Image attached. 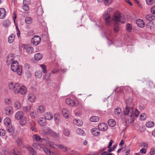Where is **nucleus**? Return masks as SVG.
<instances>
[{"mask_svg":"<svg viewBox=\"0 0 155 155\" xmlns=\"http://www.w3.org/2000/svg\"><path fill=\"white\" fill-rule=\"evenodd\" d=\"M112 20L121 23H124L125 21L124 16L118 12H116L114 13L112 17Z\"/></svg>","mask_w":155,"mask_h":155,"instance_id":"nucleus-3","label":"nucleus"},{"mask_svg":"<svg viewBox=\"0 0 155 155\" xmlns=\"http://www.w3.org/2000/svg\"><path fill=\"white\" fill-rule=\"evenodd\" d=\"M38 146L40 147V149H42L45 152L47 155H51V153L50 150L45 147H42L41 145V144H39Z\"/></svg>","mask_w":155,"mask_h":155,"instance_id":"nucleus-14","label":"nucleus"},{"mask_svg":"<svg viewBox=\"0 0 155 155\" xmlns=\"http://www.w3.org/2000/svg\"><path fill=\"white\" fill-rule=\"evenodd\" d=\"M56 149H63L64 151H65L67 150V148L65 147L62 144H59L57 143V146Z\"/></svg>","mask_w":155,"mask_h":155,"instance_id":"nucleus-30","label":"nucleus"},{"mask_svg":"<svg viewBox=\"0 0 155 155\" xmlns=\"http://www.w3.org/2000/svg\"><path fill=\"white\" fill-rule=\"evenodd\" d=\"M31 109V106L28 105L27 106H25L23 107V110L24 112L27 113Z\"/></svg>","mask_w":155,"mask_h":155,"instance_id":"nucleus-49","label":"nucleus"},{"mask_svg":"<svg viewBox=\"0 0 155 155\" xmlns=\"http://www.w3.org/2000/svg\"><path fill=\"white\" fill-rule=\"evenodd\" d=\"M107 123L108 125L111 127H114L116 125V122L113 119L109 120L108 121Z\"/></svg>","mask_w":155,"mask_h":155,"instance_id":"nucleus-32","label":"nucleus"},{"mask_svg":"<svg viewBox=\"0 0 155 155\" xmlns=\"http://www.w3.org/2000/svg\"><path fill=\"white\" fill-rule=\"evenodd\" d=\"M11 69L14 72H16L18 75H21L22 74V69L21 66L18 65L17 61H13L11 63Z\"/></svg>","mask_w":155,"mask_h":155,"instance_id":"nucleus-2","label":"nucleus"},{"mask_svg":"<svg viewBox=\"0 0 155 155\" xmlns=\"http://www.w3.org/2000/svg\"><path fill=\"white\" fill-rule=\"evenodd\" d=\"M35 75L36 78H40L42 76V72L40 70H38L35 72Z\"/></svg>","mask_w":155,"mask_h":155,"instance_id":"nucleus-35","label":"nucleus"},{"mask_svg":"<svg viewBox=\"0 0 155 155\" xmlns=\"http://www.w3.org/2000/svg\"><path fill=\"white\" fill-rule=\"evenodd\" d=\"M99 118L97 116H93L90 117V120L92 122H97L99 120Z\"/></svg>","mask_w":155,"mask_h":155,"instance_id":"nucleus-33","label":"nucleus"},{"mask_svg":"<svg viewBox=\"0 0 155 155\" xmlns=\"http://www.w3.org/2000/svg\"><path fill=\"white\" fill-rule=\"evenodd\" d=\"M24 116V114L22 111H18L15 114V119L19 120Z\"/></svg>","mask_w":155,"mask_h":155,"instance_id":"nucleus-11","label":"nucleus"},{"mask_svg":"<svg viewBox=\"0 0 155 155\" xmlns=\"http://www.w3.org/2000/svg\"><path fill=\"white\" fill-rule=\"evenodd\" d=\"M38 123L41 126H45L46 124V120L43 117H40L38 120Z\"/></svg>","mask_w":155,"mask_h":155,"instance_id":"nucleus-28","label":"nucleus"},{"mask_svg":"<svg viewBox=\"0 0 155 155\" xmlns=\"http://www.w3.org/2000/svg\"><path fill=\"white\" fill-rule=\"evenodd\" d=\"M41 140H43L45 141L46 144L48 145L50 147L56 149L57 143H56L50 140L48 138H42Z\"/></svg>","mask_w":155,"mask_h":155,"instance_id":"nucleus-6","label":"nucleus"},{"mask_svg":"<svg viewBox=\"0 0 155 155\" xmlns=\"http://www.w3.org/2000/svg\"><path fill=\"white\" fill-rule=\"evenodd\" d=\"M154 25L152 21H149L147 23L146 25L147 28L150 29L153 28H154Z\"/></svg>","mask_w":155,"mask_h":155,"instance_id":"nucleus-36","label":"nucleus"},{"mask_svg":"<svg viewBox=\"0 0 155 155\" xmlns=\"http://www.w3.org/2000/svg\"><path fill=\"white\" fill-rule=\"evenodd\" d=\"M110 14L105 12L103 15V18L106 21L105 25L109 26L111 25V21L110 20Z\"/></svg>","mask_w":155,"mask_h":155,"instance_id":"nucleus-5","label":"nucleus"},{"mask_svg":"<svg viewBox=\"0 0 155 155\" xmlns=\"http://www.w3.org/2000/svg\"><path fill=\"white\" fill-rule=\"evenodd\" d=\"M15 35L14 34H12L8 37V41L9 43H12L14 40Z\"/></svg>","mask_w":155,"mask_h":155,"instance_id":"nucleus-31","label":"nucleus"},{"mask_svg":"<svg viewBox=\"0 0 155 155\" xmlns=\"http://www.w3.org/2000/svg\"><path fill=\"white\" fill-rule=\"evenodd\" d=\"M132 102V100L131 98H129L126 101V106H129V105Z\"/></svg>","mask_w":155,"mask_h":155,"instance_id":"nucleus-54","label":"nucleus"},{"mask_svg":"<svg viewBox=\"0 0 155 155\" xmlns=\"http://www.w3.org/2000/svg\"><path fill=\"white\" fill-rule=\"evenodd\" d=\"M36 110L38 112L40 113H44L45 111V108L42 105H40L38 107L36 108Z\"/></svg>","mask_w":155,"mask_h":155,"instance_id":"nucleus-27","label":"nucleus"},{"mask_svg":"<svg viewBox=\"0 0 155 155\" xmlns=\"http://www.w3.org/2000/svg\"><path fill=\"white\" fill-rule=\"evenodd\" d=\"M76 132L79 135H84L85 134V133L84 130L80 128L77 130Z\"/></svg>","mask_w":155,"mask_h":155,"instance_id":"nucleus-46","label":"nucleus"},{"mask_svg":"<svg viewBox=\"0 0 155 155\" xmlns=\"http://www.w3.org/2000/svg\"><path fill=\"white\" fill-rule=\"evenodd\" d=\"M98 127L100 130L104 131L107 129V126L105 123H101L99 124Z\"/></svg>","mask_w":155,"mask_h":155,"instance_id":"nucleus-9","label":"nucleus"},{"mask_svg":"<svg viewBox=\"0 0 155 155\" xmlns=\"http://www.w3.org/2000/svg\"><path fill=\"white\" fill-rule=\"evenodd\" d=\"M150 11L152 14H155V6H153L151 8Z\"/></svg>","mask_w":155,"mask_h":155,"instance_id":"nucleus-63","label":"nucleus"},{"mask_svg":"<svg viewBox=\"0 0 155 155\" xmlns=\"http://www.w3.org/2000/svg\"><path fill=\"white\" fill-rule=\"evenodd\" d=\"M43 58L42 54L40 53H36L35 54L34 58L35 60L38 61L41 60Z\"/></svg>","mask_w":155,"mask_h":155,"instance_id":"nucleus-24","label":"nucleus"},{"mask_svg":"<svg viewBox=\"0 0 155 155\" xmlns=\"http://www.w3.org/2000/svg\"><path fill=\"white\" fill-rule=\"evenodd\" d=\"M136 23L137 26L140 28H143L145 25L144 21L143 20L140 19H138L137 20Z\"/></svg>","mask_w":155,"mask_h":155,"instance_id":"nucleus-10","label":"nucleus"},{"mask_svg":"<svg viewBox=\"0 0 155 155\" xmlns=\"http://www.w3.org/2000/svg\"><path fill=\"white\" fill-rule=\"evenodd\" d=\"M51 74L50 73H46L43 77L44 79L45 80L47 81H48L50 80L49 79L51 76Z\"/></svg>","mask_w":155,"mask_h":155,"instance_id":"nucleus-43","label":"nucleus"},{"mask_svg":"<svg viewBox=\"0 0 155 155\" xmlns=\"http://www.w3.org/2000/svg\"><path fill=\"white\" fill-rule=\"evenodd\" d=\"M62 113L64 116L66 118H69L70 112L67 109L63 108L62 110Z\"/></svg>","mask_w":155,"mask_h":155,"instance_id":"nucleus-12","label":"nucleus"},{"mask_svg":"<svg viewBox=\"0 0 155 155\" xmlns=\"http://www.w3.org/2000/svg\"><path fill=\"white\" fill-rule=\"evenodd\" d=\"M140 146L143 147L144 148H147L148 146V144L144 142H141L140 143Z\"/></svg>","mask_w":155,"mask_h":155,"instance_id":"nucleus-56","label":"nucleus"},{"mask_svg":"<svg viewBox=\"0 0 155 155\" xmlns=\"http://www.w3.org/2000/svg\"><path fill=\"white\" fill-rule=\"evenodd\" d=\"M45 117L48 120H51L53 119V116L51 113L48 112L45 114Z\"/></svg>","mask_w":155,"mask_h":155,"instance_id":"nucleus-21","label":"nucleus"},{"mask_svg":"<svg viewBox=\"0 0 155 155\" xmlns=\"http://www.w3.org/2000/svg\"><path fill=\"white\" fill-rule=\"evenodd\" d=\"M12 108L11 107L9 106L7 107L5 110V112L6 115H10L12 112Z\"/></svg>","mask_w":155,"mask_h":155,"instance_id":"nucleus-29","label":"nucleus"},{"mask_svg":"<svg viewBox=\"0 0 155 155\" xmlns=\"http://www.w3.org/2000/svg\"><path fill=\"white\" fill-rule=\"evenodd\" d=\"M145 19L150 21H152L155 19V16L153 14H150L147 15L145 17Z\"/></svg>","mask_w":155,"mask_h":155,"instance_id":"nucleus-18","label":"nucleus"},{"mask_svg":"<svg viewBox=\"0 0 155 155\" xmlns=\"http://www.w3.org/2000/svg\"><path fill=\"white\" fill-rule=\"evenodd\" d=\"M120 27L119 25L118 24L115 23L114 26L113 30L115 33L118 32L120 29Z\"/></svg>","mask_w":155,"mask_h":155,"instance_id":"nucleus-26","label":"nucleus"},{"mask_svg":"<svg viewBox=\"0 0 155 155\" xmlns=\"http://www.w3.org/2000/svg\"><path fill=\"white\" fill-rule=\"evenodd\" d=\"M54 120L56 124H58L60 122V115L59 113H56L54 115Z\"/></svg>","mask_w":155,"mask_h":155,"instance_id":"nucleus-22","label":"nucleus"},{"mask_svg":"<svg viewBox=\"0 0 155 155\" xmlns=\"http://www.w3.org/2000/svg\"><path fill=\"white\" fill-rule=\"evenodd\" d=\"M37 12H39L40 14H42L43 11L41 6H39L37 9Z\"/></svg>","mask_w":155,"mask_h":155,"instance_id":"nucleus-59","label":"nucleus"},{"mask_svg":"<svg viewBox=\"0 0 155 155\" xmlns=\"http://www.w3.org/2000/svg\"><path fill=\"white\" fill-rule=\"evenodd\" d=\"M6 129L7 131L9 133L12 132L13 131V128L11 125L7 126Z\"/></svg>","mask_w":155,"mask_h":155,"instance_id":"nucleus-48","label":"nucleus"},{"mask_svg":"<svg viewBox=\"0 0 155 155\" xmlns=\"http://www.w3.org/2000/svg\"><path fill=\"white\" fill-rule=\"evenodd\" d=\"M4 123L6 126L9 125L11 123V120L9 118L7 117L5 118L4 120Z\"/></svg>","mask_w":155,"mask_h":155,"instance_id":"nucleus-37","label":"nucleus"},{"mask_svg":"<svg viewBox=\"0 0 155 155\" xmlns=\"http://www.w3.org/2000/svg\"><path fill=\"white\" fill-rule=\"evenodd\" d=\"M14 107L17 109H19L21 108V104L19 101L15 102L14 104Z\"/></svg>","mask_w":155,"mask_h":155,"instance_id":"nucleus-40","label":"nucleus"},{"mask_svg":"<svg viewBox=\"0 0 155 155\" xmlns=\"http://www.w3.org/2000/svg\"><path fill=\"white\" fill-rule=\"evenodd\" d=\"M5 131L2 129H0V136H4L5 135Z\"/></svg>","mask_w":155,"mask_h":155,"instance_id":"nucleus-61","label":"nucleus"},{"mask_svg":"<svg viewBox=\"0 0 155 155\" xmlns=\"http://www.w3.org/2000/svg\"><path fill=\"white\" fill-rule=\"evenodd\" d=\"M134 109L132 107L126 106L123 111V114L121 116L122 118L124 119L126 122L130 123L133 118Z\"/></svg>","mask_w":155,"mask_h":155,"instance_id":"nucleus-1","label":"nucleus"},{"mask_svg":"<svg viewBox=\"0 0 155 155\" xmlns=\"http://www.w3.org/2000/svg\"><path fill=\"white\" fill-rule=\"evenodd\" d=\"M146 125L147 127L148 128H151L154 126V124L153 122L149 121L146 122Z\"/></svg>","mask_w":155,"mask_h":155,"instance_id":"nucleus-34","label":"nucleus"},{"mask_svg":"<svg viewBox=\"0 0 155 155\" xmlns=\"http://www.w3.org/2000/svg\"><path fill=\"white\" fill-rule=\"evenodd\" d=\"M44 132L48 134H50L54 137L56 140L59 139L58 134L51 130L49 127H47L44 130Z\"/></svg>","mask_w":155,"mask_h":155,"instance_id":"nucleus-7","label":"nucleus"},{"mask_svg":"<svg viewBox=\"0 0 155 155\" xmlns=\"http://www.w3.org/2000/svg\"><path fill=\"white\" fill-rule=\"evenodd\" d=\"M33 138L34 140L36 141H38L40 140H41L42 139H41V137L39 136H38L36 134H34L33 135ZM41 141H44L41 140Z\"/></svg>","mask_w":155,"mask_h":155,"instance_id":"nucleus-45","label":"nucleus"},{"mask_svg":"<svg viewBox=\"0 0 155 155\" xmlns=\"http://www.w3.org/2000/svg\"><path fill=\"white\" fill-rule=\"evenodd\" d=\"M10 21L9 20L7 19L4 22L3 25L4 27L6 28L10 25Z\"/></svg>","mask_w":155,"mask_h":155,"instance_id":"nucleus-47","label":"nucleus"},{"mask_svg":"<svg viewBox=\"0 0 155 155\" xmlns=\"http://www.w3.org/2000/svg\"><path fill=\"white\" fill-rule=\"evenodd\" d=\"M155 2V0H146V3L148 5L153 4Z\"/></svg>","mask_w":155,"mask_h":155,"instance_id":"nucleus-53","label":"nucleus"},{"mask_svg":"<svg viewBox=\"0 0 155 155\" xmlns=\"http://www.w3.org/2000/svg\"><path fill=\"white\" fill-rule=\"evenodd\" d=\"M8 87L10 90L13 91L15 94H18L20 87L19 84L15 83L14 84L12 82H10L8 83Z\"/></svg>","mask_w":155,"mask_h":155,"instance_id":"nucleus-4","label":"nucleus"},{"mask_svg":"<svg viewBox=\"0 0 155 155\" xmlns=\"http://www.w3.org/2000/svg\"><path fill=\"white\" fill-rule=\"evenodd\" d=\"M121 112V109L119 107H117L115 108L114 110V113L115 114L118 115L120 114Z\"/></svg>","mask_w":155,"mask_h":155,"instance_id":"nucleus-39","label":"nucleus"},{"mask_svg":"<svg viewBox=\"0 0 155 155\" xmlns=\"http://www.w3.org/2000/svg\"><path fill=\"white\" fill-rule=\"evenodd\" d=\"M22 8L25 11H28L29 9V6L26 4H23Z\"/></svg>","mask_w":155,"mask_h":155,"instance_id":"nucleus-57","label":"nucleus"},{"mask_svg":"<svg viewBox=\"0 0 155 155\" xmlns=\"http://www.w3.org/2000/svg\"><path fill=\"white\" fill-rule=\"evenodd\" d=\"M74 123L78 126H81L83 124V122L82 120L78 119H76L73 121Z\"/></svg>","mask_w":155,"mask_h":155,"instance_id":"nucleus-25","label":"nucleus"},{"mask_svg":"<svg viewBox=\"0 0 155 155\" xmlns=\"http://www.w3.org/2000/svg\"><path fill=\"white\" fill-rule=\"evenodd\" d=\"M5 102L7 104H9L11 103V100L10 99H6L5 100Z\"/></svg>","mask_w":155,"mask_h":155,"instance_id":"nucleus-62","label":"nucleus"},{"mask_svg":"<svg viewBox=\"0 0 155 155\" xmlns=\"http://www.w3.org/2000/svg\"><path fill=\"white\" fill-rule=\"evenodd\" d=\"M146 118V115L144 113H142L140 116V119L141 120H144Z\"/></svg>","mask_w":155,"mask_h":155,"instance_id":"nucleus-55","label":"nucleus"},{"mask_svg":"<svg viewBox=\"0 0 155 155\" xmlns=\"http://www.w3.org/2000/svg\"><path fill=\"white\" fill-rule=\"evenodd\" d=\"M41 38L38 36L35 35L32 39L31 41L33 44L35 45H37L40 42Z\"/></svg>","mask_w":155,"mask_h":155,"instance_id":"nucleus-8","label":"nucleus"},{"mask_svg":"<svg viewBox=\"0 0 155 155\" xmlns=\"http://www.w3.org/2000/svg\"><path fill=\"white\" fill-rule=\"evenodd\" d=\"M112 0H105L104 1V3L105 5H109L112 2Z\"/></svg>","mask_w":155,"mask_h":155,"instance_id":"nucleus-60","label":"nucleus"},{"mask_svg":"<svg viewBox=\"0 0 155 155\" xmlns=\"http://www.w3.org/2000/svg\"><path fill=\"white\" fill-rule=\"evenodd\" d=\"M40 67L42 69V72L44 73H46L47 70L46 69V66L44 64H41L40 65Z\"/></svg>","mask_w":155,"mask_h":155,"instance_id":"nucleus-38","label":"nucleus"},{"mask_svg":"<svg viewBox=\"0 0 155 155\" xmlns=\"http://www.w3.org/2000/svg\"><path fill=\"white\" fill-rule=\"evenodd\" d=\"M70 131L67 129H64V135L66 136H68L70 135Z\"/></svg>","mask_w":155,"mask_h":155,"instance_id":"nucleus-58","label":"nucleus"},{"mask_svg":"<svg viewBox=\"0 0 155 155\" xmlns=\"http://www.w3.org/2000/svg\"><path fill=\"white\" fill-rule=\"evenodd\" d=\"M25 21L26 23L28 24H30L32 22V19L30 17H26L25 18Z\"/></svg>","mask_w":155,"mask_h":155,"instance_id":"nucleus-42","label":"nucleus"},{"mask_svg":"<svg viewBox=\"0 0 155 155\" xmlns=\"http://www.w3.org/2000/svg\"><path fill=\"white\" fill-rule=\"evenodd\" d=\"M26 51L28 54H30L34 52V48L32 47H29L27 48Z\"/></svg>","mask_w":155,"mask_h":155,"instance_id":"nucleus-41","label":"nucleus"},{"mask_svg":"<svg viewBox=\"0 0 155 155\" xmlns=\"http://www.w3.org/2000/svg\"><path fill=\"white\" fill-rule=\"evenodd\" d=\"M30 115L31 117L32 118H35L37 117V115L35 111H31L30 113Z\"/></svg>","mask_w":155,"mask_h":155,"instance_id":"nucleus-44","label":"nucleus"},{"mask_svg":"<svg viewBox=\"0 0 155 155\" xmlns=\"http://www.w3.org/2000/svg\"><path fill=\"white\" fill-rule=\"evenodd\" d=\"M139 114L140 112L137 109H135L134 113L133 112V118H134V117H137Z\"/></svg>","mask_w":155,"mask_h":155,"instance_id":"nucleus-52","label":"nucleus"},{"mask_svg":"<svg viewBox=\"0 0 155 155\" xmlns=\"http://www.w3.org/2000/svg\"><path fill=\"white\" fill-rule=\"evenodd\" d=\"M6 12L5 8H0V18H3L5 15Z\"/></svg>","mask_w":155,"mask_h":155,"instance_id":"nucleus-20","label":"nucleus"},{"mask_svg":"<svg viewBox=\"0 0 155 155\" xmlns=\"http://www.w3.org/2000/svg\"><path fill=\"white\" fill-rule=\"evenodd\" d=\"M19 124L20 125L23 126L26 123L27 121V118L24 116L20 119Z\"/></svg>","mask_w":155,"mask_h":155,"instance_id":"nucleus-23","label":"nucleus"},{"mask_svg":"<svg viewBox=\"0 0 155 155\" xmlns=\"http://www.w3.org/2000/svg\"><path fill=\"white\" fill-rule=\"evenodd\" d=\"M65 102L67 104L71 106H74L76 104L74 101L71 100L70 98H67L65 100Z\"/></svg>","mask_w":155,"mask_h":155,"instance_id":"nucleus-16","label":"nucleus"},{"mask_svg":"<svg viewBox=\"0 0 155 155\" xmlns=\"http://www.w3.org/2000/svg\"><path fill=\"white\" fill-rule=\"evenodd\" d=\"M126 29L127 31L128 32H130L132 28V27L131 24L129 23H128L127 24Z\"/></svg>","mask_w":155,"mask_h":155,"instance_id":"nucleus-50","label":"nucleus"},{"mask_svg":"<svg viewBox=\"0 0 155 155\" xmlns=\"http://www.w3.org/2000/svg\"><path fill=\"white\" fill-rule=\"evenodd\" d=\"M28 99L31 102H34L36 98L35 96L32 94H28L27 96Z\"/></svg>","mask_w":155,"mask_h":155,"instance_id":"nucleus-13","label":"nucleus"},{"mask_svg":"<svg viewBox=\"0 0 155 155\" xmlns=\"http://www.w3.org/2000/svg\"><path fill=\"white\" fill-rule=\"evenodd\" d=\"M99 130V129L94 128L91 129V132L93 135L95 136H98L100 134V131Z\"/></svg>","mask_w":155,"mask_h":155,"instance_id":"nucleus-17","label":"nucleus"},{"mask_svg":"<svg viewBox=\"0 0 155 155\" xmlns=\"http://www.w3.org/2000/svg\"><path fill=\"white\" fill-rule=\"evenodd\" d=\"M14 54H9L7 58L6 63L7 65L9 64L10 63V62L14 60Z\"/></svg>","mask_w":155,"mask_h":155,"instance_id":"nucleus-19","label":"nucleus"},{"mask_svg":"<svg viewBox=\"0 0 155 155\" xmlns=\"http://www.w3.org/2000/svg\"><path fill=\"white\" fill-rule=\"evenodd\" d=\"M27 91V90L26 87L24 86H22L20 87L18 93H19L22 95H24L26 93Z\"/></svg>","mask_w":155,"mask_h":155,"instance_id":"nucleus-15","label":"nucleus"},{"mask_svg":"<svg viewBox=\"0 0 155 155\" xmlns=\"http://www.w3.org/2000/svg\"><path fill=\"white\" fill-rule=\"evenodd\" d=\"M154 149L153 148H152L151 149L150 153V155H154L155 152H154Z\"/></svg>","mask_w":155,"mask_h":155,"instance_id":"nucleus-64","label":"nucleus"},{"mask_svg":"<svg viewBox=\"0 0 155 155\" xmlns=\"http://www.w3.org/2000/svg\"><path fill=\"white\" fill-rule=\"evenodd\" d=\"M28 150L32 154L31 155H34L37 154V151L31 147L29 148H28Z\"/></svg>","mask_w":155,"mask_h":155,"instance_id":"nucleus-51","label":"nucleus"}]
</instances>
